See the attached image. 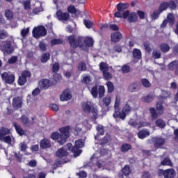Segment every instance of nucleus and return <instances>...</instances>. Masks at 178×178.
Returning a JSON list of instances; mask_svg holds the SVG:
<instances>
[{
  "mask_svg": "<svg viewBox=\"0 0 178 178\" xmlns=\"http://www.w3.org/2000/svg\"><path fill=\"white\" fill-rule=\"evenodd\" d=\"M168 98H170V92L166 90H161V95L158 97V102L156 104V109L154 107H150L149 111L150 112L152 120H156L158 116H162L165 111L163 103Z\"/></svg>",
  "mask_w": 178,
  "mask_h": 178,
  "instance_id": "nucleus-1",
  "label": "nucleus"
},
{
  "mask_svg": "<svg viewBox=\"0 0 178 178\" xmlns=\"http://www.w3.org/2000/svg\"><path fill=\"white\" fill-rule=\"evenodd\" d=\"M70 48L76 49V48H83L84 43H83V36H78L76 38L74 35H70L67 38Z\"/></svg>",
  "mask_w": 178,
  "mask_h": 178,
  "instance_id": "nucleus-2",
  "label": "nucleus"
},
{
  "mask_svg": "<svg viewBox=\"0 0 178 178\" xmlns=\"http://www.w3.org/2000/svg\"><path fill=\"white\" fill-rule=\"evenodd\" d=\"M122 19H127V22L129 23H136L138 22V16L136 12H130L127 10L125 12L122 13Z\"/></svg>",
  "mask_w": 178,
  "mask_h": 178,
  "instance_id": "nucleus-3",
  "label": "nucleus"
},
{
  "mask_svg": "<svg viewBox=\"0 0 178 178\" xmlns=\"http://www.w3.org/2000/svg\"><path fill=\"white\" fill-rule=\"evenodd\" d=\"M67 155H69V152H67V150L66 148H65V146L58 149L56 152V156L59 161H61V163H66L67 162L66 161V159H67Z\"/></svg>",
  "mask_w": 178,
  "mask_h": 178,
  "instance_id": "nucleus-4",
  "label": "nucleus"
},
{
  "mask_svg": "<svg viewBox=\"0 0 178 178\" xmlns=\"http://www.w3.org/2000/svg\"><path fill=\"white\" fill-rule=\"evenodd\" d=\"M151 143L154 145V148L159 149L165 145L166 140L165 138L162 136H154L151 138Z\"/></svg>",
  "mask_w": 178,
  "mask_h": 178,
  "instance_id": "nucleus-5",
  "label": "nucleus"
},
{
  "mask_svg": "<svg viewBox=\"0 0 178 178\" xmlns=\"http://www.w3.org/2000/svg\"><path fill=\"white\" fill-rule=\"evenodd\" d=\"M129 4L128 3H119L117 5L118 11L114 13V17L122 19L123 17V12H125L126 9H129Z\"/></svg>",
  "mask_w": 178,
  "mask_h": 178,
  "instance_id": "nucleus-6",
  "label": "nucleus"
},
{
  "mask_svg": "<svg viewBox=\"0 0 178 178\" xmlns=\"http://www.w3.org/2000/svg\"><path fill=\"white\" fill-rule=\"evenodd\" d=\"M47 29L44 26H40L33 28L32 31L33 37L34 38H40V37H45L47 35Z\"/></svg>",
  "mask_w": 178,
  "mask_h": 178,
  "instance_id": "nucleus-7",
  "label": "nucleus"
},
{
  "mask_svg": "<svg viewBox=\"0 0 178 178\" xmlns=\"http://www.w3.org/2000/svg\"><path fill=\"white\" fill-rule=\"evenodd\" d=\"M70 130V127H63L59 129L60 136L62 137V140H60V145H63L66 143V140L69 137V131Z\"/></svg>",
  "mask_w": 178,
  "mask_h": 178,
  "instance_id": "nucleus-8",
  "label": "nucleus"
},
{
  "mask_svg": "<svg viewBox=\"0 0 178 178\" xmlns=\"http://www.w3.org/2000/svg\"><path fill=\"white\" fill-rule=\"evenodd\" d=\"M31 78V72L29 70H24L18 78L19 86H24L27 83V79Z\"/></svg>",
  "mask_w": 178,
  "mask_h": 178,
  "instance_id": "nucleus-9",
  "label": "nucleus"
},
{
  "mask_svg": "<svg viewBox=\"0 0 178 178\" xmlns=\"http://www.w3.org/2000/svg\"><path fill=\"white\" fill-rule=\"evenodd\" d=\"M58 83L57 81H55V83L54 81H51L49 79H42L39 84H40V90H48L49 87H52V86H55Z\"/></svg>",
  "mask_w": 178,
  "mask_h": 178,
  "instance_id": "nucleus-10",
  "label": "nucleus"
},
{
  "mask_svg": "<svg viewBox=\"0 0 178 178\" xmlns=\"http://www.w3.org/2000/svg\"><path fill=\"white\" fill-rule=\"evenodd\" d=\"M1 77L3 81H5L6 84H13L15 82V74L8 72H3L1 74Z\"/></svg>",
  "mask_w": 178,
  "mask_h": 178,
  "instance_id": "nucleus-11",
  "label": "nucleus"
},
{
  "mask_svg": "<svg viewBox=\"0 0 178 178\" xmlns=\"http://www.w3.org/2000/svg\"><path fill=\"white\" fill-rule=\"evenodd\" d=\"M65 148L67 149V151H71V152H72L75 156H79L82 152L81 150H79L80 149L76 145L73 146L72 143H67L65 145Z\"/></svg>",
  "mask_w": 178,
  "mask_h": 178,
  "instance_id": "nucleus-12",
  "label": "nucleus"
},
{
  "mask_svg": "<svg viewBox=\"0 0 178 178\" xmlns=\"http://www.w3.org/2000/svg\"><path fill=\"white\" fill-rule=\"evenodd\" d=\"M131 175V168H130V165H125L122 169H121V173H118V177L119 178H124L129 177Z\"/></svg>",
  "mask_w": 178,
  "mask_h": 178,
  "instance_id": "nucleus-13",
  "label": "nucleus"
},
{
  "mask_svg": "<svg viewBox=\"0 0 178 178\" xmlns=\"http://www.w3.org/2000/svg\"><path fill=\"white\" fill-rule=\"evenodd\" d=\"M2 51H3V54H6V55H10V54L13 53L15 49L12 47L10 41H7L3 44Z\"/></svg>",
  "mask_w": 178,
  "mask_h": 178,
  "instance_id": "nucleus-14",
  "label": "nucleus"
},
{
  "mask_svg": "<svg viewBox=\"0 0 178 178\" xmlns=\"http://www.w3.org/2000/svg\"><path fill=\"white\" fill-rule=\"evenodd\" d=\"M168 69L170 72H174L175 76H178V60H175L168 65Z\"/></svg>",
  "mask_w": 178,
  "mask_h": 178,
  "instance_id": "nucleus-15",
  "label": "nucleus"
},
{
  "mask_svg": "<svg viewBox=\"0 0 178 178\" xmlns=\"http://www.w3.org/2000/svg\"><path fill=\"white\" fill-rule=\"evenodd\" d=\"M13 108L14 109H20L22 105H23V99L20 97H16L13 99Z\"/></svg>",
  "mask_w": 178,
  "mask_h": 178,
  "instance_id": "nucleus-16",
  "label": "nucleus"
},
{
  "mask_svg": "<svg viewBox=\"0 0 178 178\" xmlns=\"http://www.w3.org/2000/svg\"><path fill=\"white\" fill-rule=\"evenodd\" d=\"M56 16L58 20H64L65 22H67V20H69V19H70V15L69 14V13H63L60 10L56 12Z\"/></svg>",
  "mask_w": 178,
  "mask_h": 178,
  "instance_id": "nucleus-17",
  "label": "nucleus"
},
{
  "mask_svg": "<svg viewBox=\"0 0 178 178\" xmlns=\"http://www.w3.org/2000/svg\"><path fill=\"white\" fill-rule=\"evenodd\" d=\"M73 98L72 93L69 91V89H66L63 92V94L60 95V101H70Z\"/></svg>",
  "mask_w": 178,
  "mask_h": 178,
  "instance_id": "nucleus-18",
  "label": "nucleus"
},
{
  "mask_svg": "<svg viewBox=\"0 0 178 178\" xmlns=\"http://www.w3.org/2000/svg\"><path fill=\"white\" fill-rule=\"evenodd\" d=\"M111 38L113 42H119V41L123 38V35L120 32L117 31L111 33Z\"/></svg>",
  "mask_w": 178,
  "mask_h": 178,
  "instance_id": "nucleus-19",
  "label": "nucleus"
},
{
  "mask_svg": "<svg viewBox=\"0 0 178 178\" xmlns=\"http://www.w3.org/2000/svg\"><path fill=\"white\" fill-rule=\"evenodd\" d=\"M40 147L41 149H47L51 148V142L48 138H43L40 140Z\"/></svg>",
  "mask_w": 178,
  "mask_h": 178,
  "instance_id": "nucleus-20",
  "label": "nucleus"
},
{
  "mask_svg": "<svg viewBox=\"0 0 178 178\" xmlns=\"http://www.w3.org/2000/svg\"><path fill=\"white\" fill-rule=\"evenodd\" d=\"M164 178H175L176 177V170L175 168H168L165 171Z\"/></svg>",
  "mask_w": 178,
  "mask_h": 178,
  "instance_id": "nucleus-21",
  "label": "nucleus"
},
{
  "mask_svg": "<svg viewBox=\"0 0 178 178\" xmlns=\"http://www.w3.org/2000/svg\"><path fill=\"white\" fill-rule=\"evenodd\" d=\"M140 88H141V85L138 81H135V82L132 83L129 86V90L131 92H136V91H138V90H140Z\"/></svg>",
  "mask_w": 178,
  "mask_h": 178,
  "instance_id": "nucleus-22",
  "label": "nucleus"
},
{
  "mask_svg": "<svg viewBox=\"0 0 178 178\" xmlns=\"http://www.w3.org/2000/svg\"><path fill=\"white\" fill-rule=\"evenodd\" d=\"M115 111L113 114V116L114 119H121L122 120H124L126 119L124 117H123V112L120 111V108H114Z\"/></svg>",
  "mask_w": 178,
  "mask_h": 178,
  "instance_id": "nucleus-23",
  "label": "nucleus"
},
{
  "mask_svg": "<svg viewBox=\"0 0 178 178\" xmlns=\"http://www.w3.org/2000/svg\"><path fill=\"white\" fill-rule=\"evenodd\" d=\"M122 117L125 118L131 112V106H130V104H129V102H127L125 105L123 106L122 109Z\"/></svg>",
  "mask_w": 178,
  "mask_h": 178,
  "instance_id": "nucleus-24",
  "label": "nucleus"
},
{
  "mask_svg": "<svg viewBox=\"0 0 178 178\" xmlns=\"http://www.w3.org/2000/svg\"><path fill=\"white\" fill-rule=\"evenodd\" d=\"M83 44L86 47H88V48H91L94 46V40L92 38L90 37H83Z\"/></svg>",
  "mask_w": 178,
  "mask_h": 178,
  "instance_id": "nucleus-25",
  "label": "nucleus"
},
{
  "mask_svg": "<svg viewBox=\"0 0 178 178\" xmlns=\"http://www.w3.org/2000/svg\"><path fill=\"white\" fill-rule=\"evenodd\" d=\"M13 127L15 129V131L19 134V136H24L26 134V131L22 128V127L17 124V122L13 123Z\"/></svg>",
  "mask_w": 178,
  "mask_h": 178,
  "instance_id": "nucleus-26",
  "label": "nucleus"
},
{
  "mask_svg": "<svg viewBox=\"0 0 178 178\" xmlns=\"http://www.w3.org/2000/svg\"><path fill=\"white\" fill-rule=\"evenodd\" d=\"M159 49L163 54H168L170 51V46L168 43H161L159 44Z\"/></svg>",
  "mask_w": 178,
  "mask_h": 178,
  "instance_id": "nucleus-27",
  "label": "nucleus"
},
{
  "mask_svg": "<svg viewBox=\"0 0 178 178\" xmlns=\"http://www.w3.org/2000/svg\"><path fill=\"white\" fill-rule=\"evenodd\" d=\"M160 166H170V168H172L173 163L172 162V160H170V158L165 157L160 163Z\"/></svg>",
  "mask_w": 178,
  "mask_h": 178,
  "instance_id": "nucleus-28",
  "label": "nucleus"
},
{
  "mask_svg": "<svg viewBox=\"0 0 178 178\" xmlns=\"http://www.w3.org/2000/svg\"><path fill=\"white\" fill-rule=\"evenodd\" d=\"M50 138H51V140H54V141H58V143L60 144V141H62V136L58 131L53 132L51 134Z\"/></svg>",
  "mask_w": 178,
  "mask_h": 178,
  "instance_id": "nucleus-29",
  "label": "nucleus"
},
{
  "mask_svg": "<svg viewBox=\"0 0 178 178\" xmlns=\"http://www.w3.org/2000/svg\"><path fill=\"white\" fill-rule=\"evenodd\" d=\"M10 133V130L6 127H1L0 129V140H3V137L5 136H7V134H9Z\"/></svg>",
  "mask_w": 178,
  "mask_h": 178,
  "instance_id": "nucleus-30",
  "label": "nucleus"
},
{
  "mask_svg": "<svg viewBox=\"0 0 178 178\" xmlns=\"http://www.w3.org/2000/svg\"><path fill=\"white\" fill-rule=\"evenodd\" d=\"M51 59V54L49 52L44 53L40 56V62L42 63H47Z\"/></svg>",
  "mask_w": 178,
  "mask_h": 178,
  "instance_id": "nucleus-31",
  "label": "nucleus"
},
{
  "mask_svg": "<svg viewBox=\"0 0 178 178\" xmlns=\"http://www.w3.org/2000/svg\"><path fill=\"white\" fill-rule=\"evenodd\" d=\"M82 108L85 113H90L92 109V106H91V104L88 102H83L82 103Z\"/></svg>",
  "mask_w": 178,
  "mask_h": 178,
  "instance_id": "nucleus-32",
  "label": "nucleus"
},
{
  "mask_svg": "<svg viewBox=\"0 0 178 178\" xmlns=\"http://www.w3.org/2000/svg\"><path fill=\"white\" fill-rule=\"evenodd\" d=\"M132 55L134 59H138V60L141 59L142 58L141 50H140L139 49H134L132 51Z\"/></svg>",
  "mask_w": 178,
  "mask_h": 178,
  "instance_id": "nucleus-33",
  "label": "nucleus"
},
{
  "mask_svg": "<svg viewBox=\"0 0 178 178\" xmlns=\"http://www.w3.org/2000/svg\"><path fill=\"white\" fill-rule=\"evenodd\" d=\"M155 124L157 127H159L160 129H165L166 127V123L163 119H157L155 122Z\"/></svg>",
  "mask_w": 178,
  "mask_h": 178,
  "instance_id": "nucleus-34",
  "label": "nucleus"
},
{
  "mask_svg": "<svg viewBox=\"0 0 178 178\" xmlns=\"http://www.w3.org/2000/svg\"><path fill=\"white\" fill-rule=\"evenodd\" d=\"M143 46L145 52H147V54H151V52H152V47L151 45V42H149V41H146L143 43Z\"/></svg>",
  "mask_w": 178,
  "mask_h": 178,
  "instance_id": "nucleus-35",
  "label": "nucleus"
},
{
  "mask_svg": "<svg viewBox=\"0 0 178 178\" xmlns=\"http://www.w3.org/2000/svg\"><path fill=\"white\" fill-rule=\"evenodd\" d=\"M148 136H149V131H148L142 130L138 133V138H140V140H144V138Z\"/></svg>",
  "mask_w": 178,
  "mask_h": 178,
  "instance_id": "nucleus-36",
  "label": "nucleus"
},
{
  "mask_svg": "<svg viewBox=\"0 0 178 178\" xmlns=\"http://www.w3.org/2000/svg\"><path fill=\"white\" fill-rule=\"evenodd\" d=\"M169 8V4H168V1H163L160 3L159 6L158 10L162 13V12H165Z\"/></svg>",
  "mask_w": 178,
  "mask_h": 178,
  "instance_id": "nucleus-37",
  "label": "nucleus"
},
{
  "mask_svg": "<svg viewBox=\"0 0 178 178\" xmlns=\"http://www.w3.org/2000/svg\"><path fill=\"white\" fill-rule=\"evenodd\" d=\"M131 149V145L129 143H124L120 147L121 152H129Z\"/></svg>",
  "mask_w": 178,
  "mask_h": 178,
  "instance_id": "nucleus-38",
  "label": "nucleus"
},
{
  "mask_svg": "<svg viewBox=\"0 0 178 178\" xmlns=\"http://www.w3.org/2000/svg\"><path fill=\"white\" fill-rule=\"evenodd\" d=\"M21 122L23 123L25 127H30V120H29V118L27 116L24 115H22Z\"/></svg>",
  "mask_w": 178,
  "mask_h": 178,
  "instance_id": "nucleus-39",
  "label": "nucleus"
},
{
  "mask_svg": "<svg viewBox=\"0 0 178 178\" xmlns=\"http://www.w3.org/2000/svg\"><path fill=\"white\" fill-rule=\"evenodd\" d=\"M77 70L79 72H86L87 70V64L84 61H82L78 64Z\"/></svg>",
  "mask_w": 178,
  "mask_h": 178,
  "instance_id": "nucleus-40",
  "label": "nucleus"
},
{
  "mask_svg": "<svg viewBox=\"0 0 178 178\" xmlns=\"http://www.w3.org/2000/svg\"><path fill=\"white\" fill-rule=\"evenodd\" d=\"M143 102H146V104H149L154 101V96L152 95H148L142 97Z\"/></svg>",
  "mask_w": 178,
  "mask_h": 178,
  "instance_id": "nucleus-41",
  "label": "nucleus"
},
{
  "mask_svg": "<svg viewBox=\"0 0 178 178\" xmlns=\"http://www.w3.org/2000/svg\"><path fill=\"white\" fill-rule=\"evenodd\" d=\"M167 22L169 23V24H171V26H173L175 24V15L173 14L169 13L167 15Z\"/></svg>",
  "mask_w": 178,
  "mask_h": 178,
  "instance_id": "nucleus-42",
  "label": "nucleus"
},
{
  "mask_svg": "<svg viewBox=\"0 0 178 178\" xmlns=\"http://www.w3.org/2000/svg\"><path fill=\"white\" fill-rule=\"evenodd\" d=\"M39 49L42 52H45L47 51V43L44 42V40H41L39 42V45H38Z\"/></svg>",
  "mask_w": 178,
  "mask_h": 178,
  "instance_id": "nucleus-43",
  "label": "nucleus"
},
{
  "mask_svg": "<svg viewBox=\"0 0 178 178\" xmlns=\"http://www.w3.org/2000/svg\"><path fill=\"white\" fill-rule=\"evenodd\" d=\"M106 86H107L108 92L110 94L115 91V86H113V83L111 81H107Z\"/></svg>",
  "mask_w": 178,
  "mask_h": 178,
  "instance_id": "nucleus-44",
  "label": "nucleus"
},
{
  "mask_svg": "<svg viewBox=\"0 0 178 178\" xmlns=\"http://www.w3.org/2000/svg\"><path fill=\"white\" fill-rule=\"evenodd\" d=\"M67 10L68 13H70L71 15H76L77 12H80L79 10L76 9V7L74 6H69L67 8Z\"/></svg>",
  "mask_w": 178,
  "mask_h": 178,
  "instance_id": "nucleus-45",
  "label": "nucleus"
},
{
  "mask_svg": "<svg viewBox=\"0 0 178 178\" xmlns=\"http://www.w3.org/2000/svg\"><path fill=\"white\" fill-rule=\"evenodd\" d=\"M140 81H141L142 86H143L145 88H149V87H151V82H149L148 79L145 78H143L141 79Z\"/></svg>",
  "mask_w": 178,
  "mask_h": 178,
  "instance_id": "nucleus-46",
  "label": "nucleus"
},
{
  "mask_svg": "<svg viewBox=\"0 0 178 178\" xmlns=\"http://www.w3.org/2000/svg\"><path fill=\"white\" fill-rule=\"evenodd\" d=\"M99 70L102 73L104 72H108L109 70V68L108 67V65H106L105 63L102 62L99 63Z\"/></svg>",
  "mask_w": 178,
  "mask_h": 178,
  "instance_id": "nucleus-47",
  "label": "nucleus"
},
{
  "mask_svg": "<svg viewBox=\"0 0 178 178\" xmlns=\"http://www.w3.org/2000/svg\"><path fill=\"white\" fill-rule=\"evenodd\" d=\"M99 98H103L105 95V87L104 86H99L98 88Z\"/></svg>",
  "mask_w": 178,
  "mask_h": 178,
  "instance_id": "nucleus-48",
  "label": "nucleus"
},
{
  "mask_svg": "<svg viewBox=\"0 0 178 178\" xmlns=\"http://www.w3.org/2000/svg\"><path fill=\"white\" fill-rule=\"evenodd\" d=\"M62 42H63L62 39H52L50 41V44L51 47H54L55 45H60V44H62Z\"/></svg>",
  "mask_w": 178,
  "mask_h": 178,
  "instance_id": "nucleus-49",
  "label": "nucleus"
},
{
  "mask_svg": "<svg viewBox=\"0 0 178 178\" xmlns=\"http://www.w3.org/2000/svg\"><path fill=\"white\" fill-rule=\"evenodd\" d=\"M162 13L159 10H155L154 13L151 15L152 20H156L159 17V15Z\"/></svg>",
  "mask_w": 178,
  "mask_h": 178,
  "instance_id": "nucleus-50",
  "label": "nucleus"
},
{
  "mask_svg": "<svg viewBox=\"0 0 178 178\" xmlns=\"http://www.w3.org/2000/svg\"><path fill=\"white\" fill-rule=\"evenodd\" d=\"M111 102H112V99H111L110 97H104L102 99V102L104 106H108L109 105H111Z\"/></svg>",
  "mask_w": 178,
  "mask_h": 178,
  "instance_id": "nucleus-51",
  "label": "nucleus"
},
{
  "mask_svg": "<svg viewBox=\"0 0 178 178\" xmlns=\"http://www.w3.org/2000/svg\"><path fill=\"white\" fill-rule=\"evenodd\" d=\"M4 15L8 20H12V19H13V13L10 10H6Z\"/></svg>",
  "mask_w": 178,
  "mask_h": 178,
  "instance_id": "nucleus-52",
  "label": "nucleus"
},
{
  "mask_svg": "<svg viewBox=\"0 0 178 178\" xmlns=\"http://www.w3.org/2000/svg\"><path fill=\"white\" fill-rule=\"evenodd\" d=\"M43 11H44V8H42V5L40 4L39 7H35L33 8V15H38L40 12H43Z\"/></svg>",
  "mask_w": 178,
  "mask_h": 178,
  "instance_id": "nucleus-53",
  "label": "nucleus"
},
{
  "mask_svg": "<svg viewBox=\"0 0 178 178\" xmlns=\"http://www.w3.org/2000/svg\"><path fill=\"white\" fill-rule=\"evenodd\" d=\"M90 92L94 98H97L98 97V87L94 86L93 88H92Z\"/></svg>",
  "mask_w": 178,
  "mask_h": 178,
  "instance_id": "nucleus-54",
  "label": "nucleus"
},
{
  "mask_svg": "<svg viewBox=\"0 0 178 178\" xmlns=\"http://www.w3.org/2000/svg\"><path fill=\"white\" fill-rule=\"evenodd\" d=\"M168 8H170V9H172V10H176V8H177V5L176 4V2H175V1L171 0L169 2H168Z\"/></svg>",
  "mask_w": 178,
  "mask_h": 178,
  "instance_id": "nucleus-55",
  "label": "nucleus"
},
{
  "mask_svg": "<svg viewBox=\"0 0 178 178\" xmlns=\"http://www.w3.org/2000/svg\"><path fill=\"white\" fill-rule=\"evenodd\" d=\"M62 163V161L57 159L54 163L53 165H51V168L53 169V170H56V169H58V168H59V166L60 165V164Z\"/></svg>",
  "mask_w": 178,
  "mask_h": 178,
  "instance_id": "nucleus-56",
  "label": "nucleus"
},
{
  "mask_svg": "<svg viewBox=\"0 0 178 178\" xmlns=\"http://www.w3.org/2000/svg\"><path fill=\"white\" fill-rule=\"evenodd\" d=\"M59 69H60V66L59 65V63H54L52 66V72L53 73H58L59 72Z\"/></svg>",
  "mask_w": 178,
  "mask_h": 178,
  "instance_id": "nucleus-57",
  "label": "nucleus"
},
{
  "mask_svg": "<svg viewBox=\"0 0 178 178\" xmlns=\"http://www.w3.org/2000/svg\"><path fill=\"white\" fill-rule=\"evenodd\" d=\"M83 24L87 29H91L94 26V23L89 19H83Z\"/></svg>",
  "mask_w": 178,
  "mask_h": 178,
  "instance_id": "nucleus-58",
  "label": "nucleus"
},
{
  "mask_svg": "<svg viewBox=\"0 0 178 178\" xmlns=\"http://www.w3.org/2000/svg\"><path fill=\"white\" fill-rule=\"evenodd\" d=\"M24 8L26 10L31 8V1L30 0H26L23 1Z\"/></svg>",
  "mask_w": 178,
  "mask_h": 178,
  "instance_id": "nucleus-59",
  "label": "nucleus"
},
{
  "mask_svg": "<svg viewBox=\"0 0 178 178\" xmlns=\"http://www.w3.org/2000/svg\"><path fill=\"white\" fill-rule=\"evenodd\" d=\"M29 33H30V28L24 29L21 31V35L23 38H25L29 35Z\"/></svg>",
  "mask_w": 178,
  "mask_h": 178,
  "instance_id": "nucleus-60",
  "label": "nucleus"
},
{
  "mask_svg": "<svg viewBox=\"0 0 178 178\" xmlns=\"http://www.w3.org/2000/svg\"><path fill=\"white\" fill-rule=\"evenodd\" d=\"M81 82L83 84L88 85L90 84V83H91V77L90 76H86L83 78V79L81 80Z\"/></svg>",
  "mask_w": 178,
  "mask_h": 178,
  "instance_id": "nucleus-61",
  "label": "nucleus"
},
{
  "mask_svg": "<svg viewBox=\"0 0 178 178\" xmlns=\"http://www.w3.org/2000/svg\"><path fill=\"white\" fill-rule=\"evenodd\" d=\"M130 70H131V69L130 68V66H129L126 64L122 65V73H130Z\"/></svg>",
  "mask_w": 178,
  "mask_h": 178,
  "instance_id": "nucleus-62",
  "label": "nucleus"
},
{
  "mask_svg": "<svg viewBox=\"0 0 178 178\" xmlns=\"http://www.w3.org/2000/svg\"><path fill=\"white\" fill-rule=\"evenodd\" d=\"M75 145L80 149L83 148L84 147V142L83 141V139L77 140L75 141Z\"/></svg>",
  "mask_w": 178,
  "mask_h": 178,
  "instance_id": "nucleus-63",
  "label": "nucleus"
},
{
  "mask_svg": "<svg viewBox=\"0 0 178 178\" xmlns=\"http://www.w3.org/2000/svg\"><path fill=\"white\" fill-rule=\"evenodd\" d=\"M151 173L148 171H143L142 173V178H152Z\"/></svg>",
  "mask_w": 178,
  "mask_h": 178,
  "instance_id": "nucleus-64",
  "label": "nucleus"
}]
</instances>
